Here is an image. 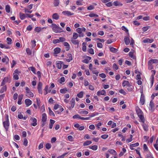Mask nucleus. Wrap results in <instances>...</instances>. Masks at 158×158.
<instances>
[{
  "label": "nucleus",
  "mask_w": 158,
  "mask_h": 158,
  "mask_svg": "<svg viewBox=\"0 0 158 158\" xmlns=\"http://www.w3.org/2000/svg\"><path fill=\"white\" fill-rule=\"evenodd\" d=\"M136 111L138 116L140 120L139 122L140 123H144L145 121V119L143 112L139 107L136 108Z\"/></svg>",
  "instance_id": "nucleus-1"
},
{
  "label": "nucleus",
  "mask_w": 158,
  "mask_h": 158,
  "mask_svg": "<svg viewBox=\"0 0 158 158\" xmlns=\"http://www.w3.org/2000/svg\"><path fill=\"white\" fill-rule=\"evenodd\" d=\"M3 125L5 130L7 131L8 130L10 126V123L9 119V116L7 114H5V121H3Z\"/></svg>",
  "instance_id": "nucleus-2"
},
{
  "label": "nucleus",
  "mask_w": 158,
  "mask_h": 158,
  "mask_svg": "<svg viewBox=\"0 0 158 158\" xmlns=\"http://www.w3.org/2000/svg\"><path fill=\"white\" fill-rule=\"evenodd\" d=\"M52 31L55 32L60 33L64 32V31L61 28L57 26V25L55 23H52Z\"/></svg>",
  "instance_id": "nucleus-3"
},
{
  "label": "nucleus",
  "mask_w": 158,
  "mask_h": 158,
  "mask_svg": "<svg viewBox=\"0 0 158 158\" xmlns=\"http://www.w3.org/2000/svg\"><path fill=\"white\" fill-rule=\"evenodd\" d=\"M25 95L29 98H32L34 96V94L30 90V89L27 87H25Z\"/></svg>",
  "instance_id": "nucleus-4"
},
{
  "label": "nucleus",
  "mask_w": 158,
  "mask_h": 158,
  "mask_svg": "<svg viewBox=\"0 0 158 158\" xmlns=\"http://www.w3.org/2000/svg\"><path fill=\"white\" fill-rule=\"evenodd\" d=\"M140 93L141 94L139 103L141 105H143L144 104L145 99V96L143 94V90L140 91Z\"/></svg>",
  "instance_id": "nucleus-5"
},
{
  "label": "nucleus",
  "mask_w": 158,
  "mask_h": 158,
  "mask_svg": "<svg viewBox=\"0 0 158 158\" xmlns=\"http://www.w3.org/2000/svg\"><path fill=\"white\" fill-rule=\"evenodd\" d=\"M31 121V125L33 126H35L37 125V119L34 117H31L30 119Z\"/></svg>",
  "instance_id": "nucleus-6"
},
{
  "label": "nucleus",
  "mask_w": 158,
  "mask_h": 158,
  "mask_svg": "<svg viewBox=\"0 0 158 158\" xmlns=\"http://www.w3.org/2000/svg\"><path fill=\"white\" fill-rule=\"evenodd\" d=\"M70 104L71 106L68 107V108L69 110H71L74 107L75 105V99L74 98L72 99L70 102Z\"/></svg>",
  "instance_id": "nucleus-7"
},
{
  "label": "nucleus",
  "mask_w": 158,
  "mask_h": 158,
  "mask_svg": "<svg viewBox=\"0 0 158 158\" xmlns=\"http://www.w3.org/2000/svg\"><path fill=\"white\" fill-rule=\"evenodd\" d=\"M62 13L64 15L67 16H70L74 14V13H72L70 11H63Z\"/></svg>",
  "instance_id": "nucleus-8"
},
{
  "label": "nucleus",
  "mask_w": 158,
  "mask_h": 158,
  "mask_svg": "<svg viewBox=\"0 0 158 158\" xmlns=\"http://www.w3.org/2000/svg\"><path fill=\"white\" fill-rule=\"evenodd\" d=\"M97 94L98 96H100L101 95H106V93L105 90L103 89L102 90H99L98 91L97 93Z\"/></svg>",
  "instance_id": "nucleus-9"
},
{
  "label": "nucleus",
  "mask_w": 158,
  "mask_h": 158,
  "mask_svg": "<svg viewBox=\"0 0 158 158\" xmlns=\"http://www.w3.org/2000/svg\"><path fill=\"white\" fill-rule=\"evenodd\" d=\"M67 57L69 58L66 59L65 60L68 62H69L73 60V57L72 55L70 53H68L67 55Z\"/></svg>",
  "instance_id": "nucleus-10"
},
{
  "label": "nucleus",
  "mask_w": 158,
  "mask_h": 158,
  "mask_svg": "<svg viewBox=\"0 0 158 158\" xmlns=\"http://www.w3.org/2000/svg\"><path fill=\"white\" fill-rule=\"evenodd\" d=\"M63 63V62L61 61H56V67L59 69H60L62 67V64Z\"/></svg>",
  "instance_id": "nucleus-11"
},
{
  "label": "nucleus",
  "mask_w": 158,
  "mask_h": 158,
  "mask_svg": "<svg viewBox=\"0 0 158 158\" xmlns=\"http://www.w3.org/2000/svg\"><path fill=\"white\" fill-rule=\"evenodd\" d=\"M158 60L156 59H151L149 60L148 62V64H158Z\"/></svg>",
  "instance_id": "nucleus-12"
},
{
  "label": "nucleus",
  "mask_w": 158,
  "mask_h": 158,
  "mask_svg": "<svg viewBox=\"0 0 158 158\" xmlns=\"http://www.w3.org/2000/svg\"><path fill=\"white\" fill-rule=\"evenodd\" d=\"M153 39H150L149 38H146L143 40V42L144 43H151L154 41Z\"/></svg>",
  "instance_id": "nucleus-13"
},
{
  "label": "nucleus",
  "mask_w": 158,
  "mask_h": 158,
  "mask_svg": "<svg viewBox=\"0 0 158 158\" xmlns=\"http://www.w3.org/2000/svg\"><path fill=\"white\" fill-rule=\"evenodd\" d=\"M25 103L27 106H28L32 104V102L29 99H26L25 101Z\"/></svg>",
  "instance_id": "nucleus-14"
},
{
  "label": "nucleus",
  "mask_w": 158,
  "mask_h": 158,
  "mask_svg": "<svg viewBox=\"0 0 158 158\" xmlns=\"http://www.w3.org/2000/svg\"><path fill=\"white\" fill-rule=\"evenodd\" d=\"M130 85L131 84L128 81L124 80L122 83V86L124 87L126 86H130Z\"/></svg>",
  "instance_id": "nucleus-15"
},
{
  "label": "nucleus",
  "mask_w": 158,
  "mask_h": 158,
  "mask_svg": "<svg viewBox=\"0 0 158 158\" xmlns=\"http://www.w3.org/2000/svg\"><path fill=\"white\" fill-rule=\"evenodd\" d=\"M63 44L64 46L66 47V51H69L70 48V46L69 44L67 42H64L63 43Z\"/></svg>",
  "instance_id": "nucleus-16"
},
{
  "label": "nucleus",
  "mask_w": 158,
  "mask_h": 158,
  "mask_svg": "<svg viewBox=\"0 0 158 158\" xmlns=\"http://www.w3.org/2000/svg\"><path fill=\"white\" fill-rule=\"evenodd\" d=\"M71 41L72 43L74 45H77L78 47L79 43V41L78 40L74 39H71Z\"/></svg>",
  "instance_id": "nucleus-17"
},
{
  "label": "nucleus",
  "mask_w": 158,
  "mask_h": 158,
  "mask_svg": "<svg viewBox=\"0 0 158 158\" xmlns=\"http://www.w3.org/2000/svg\"><path fill=\"white\" fill-rule=\"evenodd\" d=\"M108 152H109L110 154L115 156H116L117 155V153L116 152L114 149H109L108 150Z\"/></svg>",
  "instance_id": "nucleus-18"
},
{
  "label": "nucleus",
  "mask_w": 158,
  "mask_h": 158,
  "mask_svg": "<svg viewBox=\"0 0 158 158\" xmlns=\"http://www.w3.org/2000/svg\"><path fill=\"white\" fill-rule=\"evenodd\" d=\"M19 16L21 19L23 20L27 17L26 14H25L20 12L19 13Z\"/></svg>",
  "instance_id": "nucleus-19"
},
{
  "label": "nucleus",
  "mask_w": 158,
  "mask_h": 158,
  "mask_svg": "<svg viewBox=\"0 0 158 158\" xmlns=\"http://www.w3.org/2000/svg\"><path fill=\"white\" fill-rule=\"evenodd\" d=\"M91 59L90 57L87 56L86 58L83 60L82 62L83 63H85L86 64H88L89 62V61Z\"/></svg>",
  "instance_id": "nucleus-20"
},
{
  "label": "nucleus",
  "mask_w": 158,
  "mask_h": 158,
  "mask_svg": "<svg viewBox=\"0 0 158 158\" xmlns=\"http://www.w3.org/2000/svg\"><path fill=\"white\" fill-rule=\"evenodd\" d=\"M2 60L3 63H5L6 64H7L9 62V59L7 56H5L4 58L2 59Z\"/></svg>",
  "instance_id": "nucleus-21"
},
{
  "label": "nucleus",
  "mask_w": 158,
  "mask_h": 158,
  "mask_svg": "<svg viewBox=\"0 0 158 158\" xmlns=\"http://www.w3.org/2000/svg\"><path fill=\"white\" fill-rule=\"evenodd\" d=\"M142 125L143 127V130L144 131H147L148 130V125L146 124V123H143L142 124Z\"/></svg>",
  "instance_id": "nucleus-22"
},
{
  "label": "nucleus",
  "mask_w": 158,
  "mask_h": 158,
  "mask_svg": "<svg viewBox=\"0 0 158 158\" xmlns=\"http://www.w3.org/2000/svg\"><path fill=\"white\" fill-rule=\"evenodd\" d=\"M124 40L125 44L126 45H128L130 43V39L128 37L125 36L124 38Z\"/></svg>",
  "instance_id": "nucleus-23"
},
{
  "label": "nucleus",
  "mask_w": 158,
  "mask_h": 158,
  "mask_svg": "<svg viewBox=\"0 0 158 158\" xmlns=\"http://www.w3.org/2000/svg\"><path fill=\"white\" fill-rule=\"evenodd\" d=\"M42 122H46L47 119L46 114L45 113H44L42 114Z\"/></svg>",
  "instance_id": "nucleus-24"
},
{
  "label": "nucleus",
  "mask_w": 158,
  "mask_h": 158,
  "mask_svg": "<svg viewBox=\"0 0 158 158\" xmlns=\"http://www.w3.org/2000/svg\"><path fill=\"white\" fill-rule=\"evenodd\" d=\"M52 18L53 19L57 20L59 19V16L57 13H55L53 14Z\"/></svg>",
  "instance_id": "nucleus-25"
},
{
  "label": "nucleus",
  "mask_w": 158,
  "mask_h": 158,
  "mask_svg": "<svg viewBox=\"0 0 158 158\" xmlns=\"http://www.w3.org/2000/svg\"><path fill=\"white\" fill-rule=\"evenodd\" d=\"M46 27H43L42 28H41V27H36L35 28V31L37 32H39L42 29H44V28H46Z\"/></svg>",
  "instance_id": "nucleus-26"
},
{
  "label": "nucleus",
  "mask_w": 158,
  "mask_h": 158,
  "mask_svg": "<svg viewBox=\"0 0 158 158\" xmlns=\"http://www.w3.org/2000/svg\"><path fill=\"white\" fill-rule=\"evenodd\" d=\"M60 48H56L54 49V53L55 54L59 53L60 52Z\"/></svg>",
  "instance_id": "nucleus-27"
},
{
  "label": "nucleus",
  "mask_w": 158,
  "mask_h": 158,
  "mask_svg": "<svg viewBox=\"0 0 158 158\" xmlns=\"http://www.w3.org/2000/svg\"><path fill=\"white\" fill-rule=\"evenodd\" d=\"M113 4L114 6H123V4L118 2V1H115L114 2Z\"/></svg>",
  "instance_id": "nucleus-28"
},
{
  "label": "nucleus",
  "mask_w": 158,
  "mask_h": 158,
  "mask_svg": "<svg viewBox=\"0 0 158 158\" xmlns=\"http://www.w3.org/2000/svg\"><path fill=\"white\" fill-rule=\"evenodd\" d=\"M68 91V90L66 87L61 89L60 90V93L61 94H65Z\"/></svg>",
  "instance_id": "nucleus-29"
},
{
  "label": "nucleus",
  "mask_w": 158,
  "mask_h": 158,
  "mask_svg": "<svg viewBox=\"0 0 158 158\" xmlns=\"http://www.w3.org/2000/svg\"><path fill=\"white\" fill-rule=\"evenodd\" d=\"M78 37V34L76 32H73V37L71 39L76 40Z\"/></svg>",
  "instance_id": "nucleus-30"
},
{
  "label": "nucleus",
  "mask_w": 158,
  "mask_h": 158,
  "mask_svg": "<svg viewBox=\"0 0 158 158\" xmlns=\"http://www.w3.org/2000/svg\"><path fill=\"white\" fill-rule=\"evenodd\" d=\"M89 147V148L92 149L94 151L96 150L98 148V146L96 145H94L92 146H90Z\"/></svg>",
  "instance_id": "nucleus-31"
},
{
  "label": "nucleus",
  "mask_w": 158,
  "mask_h": 158,
  "mask_svg": "<svg viewBox=\"0 0 158 158\" xmlns=\"http://www.w3.org/2000/svg\"><path fill=\"white\" fill-rule=\"evenodd\" d=\"M7 88L6 85L2 87L0 90V93H2L6 90Z\"/></svg>",
  "instance_id": "nucleus-32"
},
{
  "label": "nucleus",
  "mask_w": 158,
  "mask_h": 158,
  "mask_svg": "<svg viewBox=\"0 0 158 158\" xmlns=\"http://www.w3.org/2000/svg\"><path fill=\"white\" fill-rule=\"evenodd\" d=\"M123 152H121L119 154V157H121L126 152V150L125 148H123L122 149Z\"/></svg>",
  "instance_id": "nucleus-33"
},
{
  "label": "nucleus",
  "mask_w": 158,
  "mask_h": 158,
  "mask_svg": "<svg viewBox=\"0 0 158 158\" xmlns=\"http://www.w3.org/2000/svg\"><path fill=\"white\" fill-rule=\"evenodd\" d=\"M84 94V92L83 91H81L78 94H77V96L79 98H81L83 97V94Z\"/></svg>",
  "instance_id": "nucleus-34"
},
{
  "label": "nucleus",
  "mask_w": 158,
  "mask_h": 158,
  "mask_svg": "<svg viewBox=\"0 0 158 158\" xmlns=\"http://www.w3.org/2000/svg\"><path fill=\"white\" fill-rule=\"evenodd\" d=\"M60 3L59 0H54L53 4L55 7L57 6Z\"/></svg>",
  "instance_id": "nucleus-35"
},
{
  "label": "nucleus",
  "mask_w": 158,
  "mask_h": 158,
  "mask_svg": "<svg viewBox=\"0 0 158 158\" xmlns=\"http://www.w3.org/2000/svg\"><path fill=\"white\" fill-rule=\"evenodd\" d=\"M28 69L30 70L34 74H36V69L34 67H30L28 68Z\"/></svg>",
  "instance_id": "nucleus-36"
},
{
  "label": "nucleus",
  "mask_w": 158,
  "mask_h": 158,
  "mask_svg": "<svg viewBox=\"0 0 158 158\" xmlns=\"http://www.w3.org/2000/svg\"><path fill=\"white\" fill-rule=\"evenodd\" d=\"M92 143V142L91 141H87L85 142L83 144L84 146L89 145Z\"/></svg>",
  "instance_id": "nucleus-37"
},
{
  "label": "nucleus",
  "mask_w": 158,
  "mask_h": 158,
  "mask_svg": "<svg viewBox=\"0 0 158 158\" xmlns=\"http://www.w3.org/2000/svg\"><path fill=\"white\" fill-rule=\"evenodd\" d=\"M86 16H89L90 17H98V15L96 14H94V13H90L88 15H86Z\"/></svg>",
  "instance_id": "nucleus-38"
},
{
  "label": "nucleus",
  "mask_w": 158,
  "mask_h": 158,
  "mask_svg": "<svg viewBox=\"0 0 158 158\" xmlns=\"http://www.w3.org/2000/svg\"><path fill=\"white\" fill-rule=\"evenodd\" d=\"M82 117H81L79 114H77L73 115V119H81Z\"/></svg>",
  "instance_id": "nucleus-39"
},
{
  "label": "nucleus",
  "mask_w": 158,
  "mask_h": 158,
  "mask_svg": "<svg viewBox=\"0 0 158 158\" xmlns=\"http://www.w3.org/2000/svg\"><path fill=\"white\" fill-rule=\"evenodd\" d=\"M5 9L7 13H10V6L8 5H6L5 7Z\"/></svg>",
  "instance_id": "nucleus-40"
},
{
  "label": "nucleus",
  "mask_w": 158,
  "mask_h": 158,
  "mask_svg": "<svg viewBox=\"0 0 158 158\" xmlns=\"http://www.w3.org/2000/svg\"><path fill=\"white\" fill-rule=\"evenodd\" d=\"M65 79L64 77H62L60 78L58 80V82L60 84H61L63 82H65Z\"/></svg>",
  "instance_id": "nucleus-41"
},
{
  "label": "nucleus",
  "mask_w": 158,
  "mask_h": 158,
  "mask_svg": "<svg viewBox=\"0 0 158 158\" xmlns=\"http://www.w3.org/2000/svg\"><path fill=\"white\" fill-rule=\"evenodd\" d=\"M48 111H49V113L50 115L52 116H55V115L54 113V112L52 110L51 108L50 107H48Z\"/></svg>",
  "instance_id": "nucleus-42"
},
{
  "label": "nucleus",
  "mask_w": 158,
  "mask_h": 158,
  "mask_svg": "<svg viewBox=\"0 0 158 158\" xmlns=\"http://www.w3.org/2000/svg\"><path fill=\"white\" fill-rule=\"evenodd\" d=\"M129 136V138L126 140L127 143H130L132 140V135H130Z\"/></svg>",
  "instance_id": "nucleus-43"
},
{
  "label": "nucleus",
  "mask_w": 158,
  "mask_h": 158,
  "mask_svg": "<svg viewBox=\"0 0 158 158\" xmlns=\"http://www.w3.org/2000/svg\"><path fill=\"white\" fill-rule=\"evenodd\" d=\"M129 56L131 58H133V59H135V57L134 56V53L133 52H129Z\"/></svg>",
  "instance_id": "nucleus-44"
},
{
  "label": "nucleus",
  "mask_w": 158,
  "mask_h": 158,
  "mask_svg": "<svg viewBox=\"0 0 158 158\" xmlns=\"http://www.w3.org/2000/svg\"><path fill=\"white\" fill-rule=\"evenodd\" d=\"M154 104L152 100H151L150 102L149 107L152 110L154 107Z\"/></svg>",
  "instance_id": "nucleus-45"
},
{
  "label": "nucleus",
  "mask_w": 158,
  "mask_h": 158,
  "mask_svg": "<svg viewBox=\"0 0 158 158\" xmlns=\"http://www.w3.org/2000/svg\"><path fill=\"white\" fill-rule=\"evenodd\" d=\"M24 12L25 13H27L31 14L32 12V10H29L28 9L25 7L24 8Z\"/></svg>",
  "instance_id": "nucleus-46"
},
{
  "label": "nucleus",
  "mask_w": 158,
  "mask_h": 158,
  "mask_svg": "<svg viewBox=\"0 0 158 158\" xmlns=\"http://www.w3.org/2000/svg\"><path fill=\"white\" fill-rule=\"evenodd\" d=\"M122 29L125 31L127 34L128 36H129V34L128 32V30L124 26H123L122 27Z\"/></svg>",
  "instance_id": "nucleus-47"
},
{
  "label": "nucleus",
  "mask_w": 158,
  "mask_h": 158,
  "mask_svg": "<svg viewBox=\"0 0 158 158\" xmlns=\"http://www.w3.org/2000/svg\"><path fill=\"white\" fill-rule=\"evenodd\" d=\"M110 51L113 52H117L118 49L113 47H111L110 49Z\"/></svg>",
  "instance_id": "nucleus-48"
},
{
  "label": "nucleus",
  "mask_w": 158,
  "mask_h": 158,
  "mask_svg": "<svg viewBox=\"0 0 158 158\" xmlns=\"http://www.w3.org/2000/svg\"><path fill=\"white\" fill-rule=\"evenodd\" d=\"M6 40L7 41V44H8L10 45L12 44V40L9 37H8L6 39Z\"/></svg>",
  "instance_id": "nucleus-49"
},
{
  "label": "nucleus",
  "mask_w": 158,
  "mask_h": 158,
  "mask_svg": "<svg viewBox=\"0 0 158 158\" xmlns=\"http://www.w3.org/2000/svg\"><path fill=\"white\" fill-rule=\"evenodd\" d=\"M36 42V41L35 40L31 41V46L32 48H34L35 46Z\"/></svg>",
  "instance_id": "nucleus-50"
},
{
  "label": "nucleus",
  "mask_w": 158,
  "mask_h": 158,
  "mask_svg": "<svg viewBox=\"0 0 158 158\" xmlns=\"http://www.w3.org/2000/svg\"><path fill=\"white\" fill-rule=\"evenodd\" d=\"M80 114H88V112L86 110H81L79 112Z\"/></svg>",
  "instance_id": "nucleus-51"
},
{
  "label": "nucleus",
  "mask_w": 158,
  "mask_h": 158,
  "mask_svg": "<svg viewBox=\"0 0 158 158\" xmlns=\"http://www.w3.org/2000/svg\"><path fill=\"white\" fill-rule=\"evenodd\" d=\"M51 145L49 143H47L45 145L46 148L48 150L49 149L51 148Z\"/></svg>",
  "instance_id": "nucleus-52"
},
{
  "label": "nucleus",
  "mask_w": 158,
  "mask_h": 158,
  "mask_svg": "<svg viewBox=\"0 0 158 158\" xmlns=\"http://www.w3.org/2000/svg\"><path fill=\"white\" fill-rule=\"evenodd\" d=\"M127 87V89L129 92H131L132 91L133 87L131 85L130 86Z\"/></svg>",
  "instance_id": "nucleus-53"
},
{
  "label": "nucleus",
  "mask_w": 158,
  "mask_h": 158,
  "mask_svg": "<svg viewBox=\"0 0 158 158\" xmlns=\"http://www.w3.org/2000/svg\"><path fill=\"white\" fill-rule=\"evenodd\" d=\"M59 40L60 42H64L66 40L65 38L63 37H60L59 38Z\"/></svg>",
  "instance_id": "nucleus-54"
},
{
  "label": "nucleus",
  "mask_w": 158,
  "mask_h": 158,
  "mask_svg": "<svg viewBox=\"0 0 158 158\" xmlns=\"http://www.w3.org/2000/svg\"><path fill=\"white\" fill-rule=\"evenodd\" d=\"M89 53L91 54H94V49L92 48H90L88 50Z\"/></svg>",
  "instance_id": "nucleus-55"
},
{
  "label": "nucleus",
  "mask_w": 158,
  "mask_h": 158,
  "mask_svg": "<svg viewBox=\"0 0 158 158\" xmlns=\"http://www.w3.org/2000/svg\"><path fill=\"white\" fill-rule=\"evenodd\" d=\"M26 52L27 54L29 55H30L31 54V50L29 48H26Z\"/></svg>",
  "instance_id": "nucleus-56"
},
{
  "label": "nucleus",
  "mask_w": 158,
  "mask_h": 158,
  "mask_svg": "<svg viewBox=\"0 0 158 158\" xmlns=\"http://www.w3.org/2000/svg\"><path fill=\"white\" fill-rule=\"evenodd\" d=\"M119 92L123 94L124 95H126L127 94V93L124 91L123 89H121L119 91Z\"/></svg>",
  "instance_id": "nucleus-57"
},
{
  "label": "nucleus",
  "mask_w": 158,
  "mask_h": 158,
  "mask_svg": "<svg viewBox=\"0 0 158 158\" xmlns=\"http://www.w3.org/2000/svg\"><path fill=\"white\" fill-rule=\"evenodd\" d=\"M150 28V27L149 26H146L142 28V30L144 32H145L149 28Z\"/></svg>",
  "instance_id": "nucleus-58"
},
{
  "label": "nucleus",
  "mask_w": 158,
  "mask_h": 158,
  "mask_svg": "<svg viewBox=\"0 0 158 158\" xmlns=\"http://www.w3.org/2000/svg\"><path fill=\"white\" fill-rule=\"evenodd\" d=\"M83 47L82 48V50L84 52H86V46L85 45V43H82Z\"/></svg>",
  "instance_id": "nucleus-59"
},
{
  "label": "nucleus",
  "mask_w": 158,
  "mask_h": 158,
  "mask_svg": "<svg viewBox=\"0 0 158 158\" xmlns=\"http://www.w3.org/2000/svg\"><path fill=\"white\" fill-rule=\"evenodd\" d=\"M52 43L54 44H56L57 43H60L59 39H56L53 40H52Z\"/></svg>",
  "instance_id": "nucleus-60"
},
{
  "label": "nucleus",
  "mask_w": 158,
  "mask_h": 158,
  "mask_svg": "<svg viewBox=\"0 0 158 158\" xmlns=\"http://www.w3.org/2000/svg\"><path fill=\"white\" fill-rule=\"evenodd\" d=\"M108 135L107 134H104L102 135L101 136V137L103 139H106L108 137Z\"/></svg>",
  "instance_id": "nucleus-61"
},
{
  "label": "nucleus",
  "mask_w": 158,
  "mask_h": 158,
  "mask_svg": "<svg viewBox=\"0 0 158 158\" xmlns=\"http://www.w3.org/2000/svg\"><path fill=\"white\" fill-rule=\"evenodd\" d=\"M28 143V141L27 139L25 138L24 140V141L23 143V144L25 146H27V145Z\"/></svg>",
  "instance_id": "nucleus-62"
},
{
  "label": "nucleus",
  "mask_w": 158,
  "mask_h": 158,
  "mask_svg": "<svg viewBox=\"0 0 158 158\" xmlns=\"http://www.w3.org/2000/svg\"><path fill=\"white\" fill-rule=\"evenodd\" d=\"M67 85L68 86L71 88L73 86V83L72 82H70L68 83Z\"/></svg>",
  "instance_id": "nucleus-63"
},
{
  "label": "nucleus",
  "mask_w": 158,
  "mask_h": 158,
  "mask_svg": "<svg viewBox=\"0 0 158 158\" xmlns=\"http://www.w3.org/2000/svg\"><path fill=\"white\" fill-rule=\"evenodd\" d=\"M67 138H68V140L69 141H70V142H72L73 141V138L72 136L71 135L69 136H68Z\"/></svg>",
  "instance_id": "nucleus-64"
}]
</instances>
